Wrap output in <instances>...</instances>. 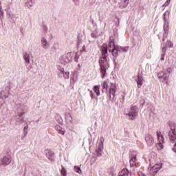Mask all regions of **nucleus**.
<instances>
[{
  "label": "nucleus",
  "instance_id": "obj_1",
  "mask_svg": "<svg viewBox=\"0 0 176 176\" xmlns=\"http://www.w3.org/2000/svg\"><path fill=\"white\" fill-rule=\"evenodd\" d=\"M100 52L102 57L99 60V64L100 67V72L102 74L101 78L104 79L107 76V69L109 67V63L107 61V55L108 53V45H102L100 47Z\"/></svg>",
  "mask_w": 176,
  "mask_h": 176
},
{
  "label": "nucleus",
  "instance_id": "obj_2",
  "mask_svg": "<svg viewBox=\"0 0 176 176\" xmlns=\"http://www.w3.org/2000/svg\"><path fill=\"white\" fill-rule=\"evenodd\" d=\"M101 86L103 89L108 90L109 89L110 100H113L115 97H116V86L115 84L110 82L109 80L107 79L102 82Z\"/></svg>",
  "mask_w": 176,
  "mask_h": 176
},
{
  "label": "nucleus",
  "instance_id": "obj_3",
  "mask_svg": "<svg viewBox=\"0 0 176 176\" xmlns=\"http://www.w3.org/2000/svg\"><path fill=\"white\" fill-rule=\"evenodd\" d=\"M127 50H129V47H122V46L118 45H107V52H109V53H111L113 56H115V54H116V52H127Z\"/></svg>",
  "mask_w": 176,
  "mask_h": 176
},
{
  "label": "nucleus",
  "instance_id": "obj_4",
  "mask_svg": "<svg viewBox=\"0 0 176 176\" xmlns=\"http://www.w3.org/2000/svg\"><path fill=\"white\" fill-rule=\"evenodd\" d=\"M74 56H75V52H69L63 55L59 59L60 63L62 65H68L72 61V57Z\"/></svg>",
  "mask_w": 176,
  "mask_h": 176
},
{
  "label": "nucleus",
  "instance_id": "obj_5",
  "mask_svg": "<svg viewBox=\"0 0 176 176\" xmlns=\"http://www.w3.org/2000/svg\"><path fill=\"white\" fill-rule=\"evenodd\" d=\"M125 115L126 116H128L129 120H135L137 116H138V111L137 109V107L131 106L129 112Z\"/></svg>",
  "mask_w": 176,
  "mask_h": 176
},
{
  "label": "nucleus",
  "instance_id": "obj_6",
  "mask_svg": "<svg viewBox=\"0 0 176 176\" xmlns=\"http://www.w3.org/2000/svg\"><path fill=\"white\" fill-rule=\"evenodd\" d=\"M23 58L25 63V65L26 67L28 65H30V64H31V61H32V58H34V56H32V52H25L23 55Z\"/></svg>",
  "mask_w": 176,
  "mask_h": 176
},
{
  "label": "nucleus",
  "instance_id": "obj_7",
  "mask_svg": "<svg viewBox=\"0 0 176 176\" xmlns=\"http://www.w3.org/2000/svg\"><path fill=\"white\" fill-rule=\"evenodd\" d=\"M170 129V131L168 133L169 139L172 142H175V140H176V125L175 124L171 125Z\"/></svg>",
  "mask_w": 176,
  "mask_h": 176
},
{
  "label": "nucleus",
  "instance_id": "obj_8",
  "mask_svg": "<svg viewBox=\"0 0 176 176\" xmlns=\"http://www.w3.org/2000/svg\"><path fill=\"white\" fill-rule=\"evenodd\" d=\"M160 168H162V164H157L154 165L150 168V174H151V175H156V174L160 171Z\"/></svg>",
  "mask_w": 176,
  "mask_h": 176
},
{
  "label": "nucleus",
  "instance_id": "obj_9",
  "mask_svg": "<svg viewBox=\"0 0 176 176\" xmlns=\"http://www.w3.org/2000/svg\"><path fill=\"white\" fill-rule=\"evenodd\" d=\"M58 71L60 73L58 74V78H63V76L61 75H63L65 79H69V72H65L63 67H59Z\"/></svg>",
  "mask_w": 176,
  "mask_h": 176
},
{
  "label": "nucleus",
  "instance_id": "obj_10",
  "mask_svg": "<svg viewBox=\"0 0 176 176\" xmlns=\"http://www.w3.org/2000/svg\"><path fill=\"white\" fill-rule=\"evenodd\" d=\"M145 141L149 147L155 145V139H153V137L151 135H146Z\"/></svg>",
  "mask_w": 176,
  "mask_h": 176
},
{
  "label": "nucleus",
  "instance_id": "obj_11",
  "mask_svg": "<svg viewBox=\"0 0 176 176\" xmlns=\"http://www.w3.org/2000/svg\"><path fill=\"white\" fill-rule=\"evenodd\" d=\"M10 163H12V157H10V155H7L3 157V166H8V164H10Z\"/></svg>",
  "mask_w": 176,
  "mask_h": 176
},
{
  "label": "nucleus",
  "instance_id": "obj_12",
  "mask_svg": "<svg viewBox=\"0 0 176 176\" xmlns=\"http://www.w3.org/2000/svg\"><path fill=\"white\" fill-rule=\"evenodd\" d=\"M168 30H169L168 22L164 23L163 41H164V38H167L168 35Z\"/></svg>",
  "mask_w": 176,
  "mask_h": 176
},
{
  "label": "nucleus",
  "instance_id": "obj_13",
  "mask_svg": "<svg viewBox=\"0 0 176 176\" xmlns=\"http://www.w3.org/2000/svg\"><path fill=\"white\" fill-rule=\"evenodd\" d=\"M130 166L131 167H134V166H135L137 164V155L136 154H133L131 156L130 158Z\"/></svg>",
  "mask_w": 176,
  "mask_h": 176
},
{
  "label": "nucleus",
  "instance_id": "obj_14",
  "mask_svg": "<svg viewBox=\"0 0 176 176\" xmlns=\"http://www.w3.org/2000/svg\"><path fill=\"white\" fill-rule=\"evenodd\" d=\"M6 12L7 16L10 17L11 19H13V17H16V15H14V14H13V12H12L10 5H8L7 6V8H6Z\"/></svg>",
  "mask_w": 176,
  "mask_h": 176
},
{
  "label": "nucleus",
  "instance_id": "obj_15",
  "mask_svg": "<svg viewBox=\"0 0 176 176\" xmlns=\"http://www.w3.org/2000/svg\"><path fill=\"white\" fill-rule=\"evenodd\" d=\"M103 149H104V143H102V142L99 143L98 148L96 151L98 156H101V155H102L101 153H102Z\"/></svg>",
  "mask_w": 176,
  "mask_h": 176
},
{
  "label": "nucleus",
  "instance_id": "obj_16",
  "mask_svg": "<svg viewBox=\"0 0 176 176\" xmlns=\"http://www.w3.org/2000/svg\"><path fill=\"white\" fill-rule=\"evenodd\" d=\"M130 0H122L120 3V6L119 8L120 9H124V8H126L127 6V5H129V2Z\"/></svg>",
  "mask_w": 176,
  "mask_h": 176
},
{
  "label": "nucleus",
  "instance_id": "obj_17",
  "mask_svg": "<svg viewBox=\"0 0 176 176\" xmlns=\"http://www.w3.org/2000/svg\"><path fill=\"white\" fill-rule=\"evenodd\" d=\"M157 140L158 142H164V138L163 137V135H162V132L157 131L156 132Z\"/></svg>",
  "mask_w": 176,
  "mask_h": 176
},
{
  "label": "nucleus",
  "instance_id": "obj_18",
  "mask_svg": "<svg viewBox=\"0 0 176 176\" xmlns=\"http://www.w3.org/2000/svg\"><path fill=\"white\" fill-rule=\"evenodd\" d=\"M118 176H129V170L126 168L122 169L118 174Z\"/></svg>",
  "mask_w": 176,
  "mask_h": 176
},
{
  "label": "nucleus",
  "instance_id": "obj_19",
  "mask_svg": "<svg viewBox=\"0 0 176 176\" xmlns=\"http://www.w3.org/2000/svg\"><path fill=\"white\" fill-rule=\"evenodd\" d=\"M137 85L138 88L142 86V76H140V74L138 75Z\"/></svg>",
  "mask_w": 176,
  "mask_h": 176
},
{
  "label": "nucleus",
  "instance_id": "obj_20",
  "mask_svg": "<svg viewBox=\"0 0 176 176\" xmlns=\"http://www.w3.org/2000/svg\"><path fill=\"white\" fill-rule=\"evenodd\" d=\"M54 155V153H53V152H52L49 150H47L46 156L49 159V160H53Z\"/></svg>",
  "mask_w": 176,
  "mask_h": 176
},
{
  "label": "nucleus",
  "instance_id": "obj_21",
  "mask_svg": "<svg viewBox=\"0 0 176 176\" xmlns=\"http://www.w3.org/2000/svg\"><path fill=\"white\" fill-rule=\"evenodd\" d=\"M169 16H170V11L168 10L166 11L163 15L164 23H168V20L167 19V17H168Z\"/></svg>",
  "mask_w": 176,
  "mask_h": 176
},
{
  "label": "nucleus",
  "instance_id": "obj_22",
  "mask_svg": "<svg viewBox=\"0 0 176 176\" xmlns=\"http://www.w3.org/2000/svg\"><path fill=\"white\" fill-rule=\"evenodd\" d=\"M93 90L94 93H96V96H99L100 93V87L98 85H95L93 88Z\"/></svg>",
  "mask_w": 176,
  "mask_h": 176
},
{
  "label": "nucleus",
  "instance_id": "obj_23",
  "mask_svg": "<svg viewBox=\"0 0 176 176\" xmlns=\"http://www.w3.org/2000/svg\"><path fill=\"white\" fill-rule=\"evenodd\" d=\"M55 129L58 131V134H61L62 135H64V134H65V131L60 129V126H56Z\"/></svg>",
  "mask_w": 176,
  "mask_h": 176
},
{
  "label": "nucleus",
  "instance_id": "obj_24",
  "mask_svg": "<svg viewBox=\"0 0 176 176\" xmlns=\"http://www.w3.org/2000/svg\"><path fill=\"white\" fill-rule=\"evenodd\" d=\"M32 0H28L26 2V6L28 8V9H31V8H32Z\"/></svg>",
  "mask_w": 176,
  "mask_h": 176
},
{
  "label": "nucleus",
  "instance_id": "obj_25",
  "mask_svg": "<svg viewBox=\"0 0 176 176\" xmlns=\"http://www.w3.org/2000/svg\"><path fill=\"white\" fill-rule=\"evenodd\" d=\"M109 43H110V45L112 44V43H113V45H115L116 43H117L116 40L115 39L113 36H110Z\"/></svg>",
  "mask_w": 176,
  "mask_h": 176
},
{
  "label": "nucleus",
  "instance_id": "obj_26",
  "mask_svg": "<svg viewBox=\"0 0 176 176\" xmlns=\"http://www.w3.org/2000/svg\"><path fill=\"white\" fill-rule=\"evenodd\" d=\"M74 171L78 174H82V169L78 166H74Z\"/></svg>",
  "mask_w": 176,
  "mask_h": 176
},
{
  "label": "nucleus",
  "instance_id": "obj_27",
  "mask_svg": "<svg viewBox=\"0 0 176 176\" xmlns=\"http://www.w3.org/2000/svg\"><path fill=\"white\" fill-rule=\"evenodd\" d=\"M163 144H164V142H159L158 143L156 144L157 148H158V149H160V150L163 149V148H164Z\"/></svg>",
  "mask_w": 176,
  "mask_h": 176
},
{
  "label": "nucleus",
  "instance_id": "obj_28",
  "mask_svg": "<svg viewBox=\"0 0 176 176\" xmlns=\"http://www.w3.org/2000/svg\"><path fill=\"white\" fill-rule=\"evenodd\" d=\"M74 61L76 63H78V60H79V54H78V53H74Z\"/></svg>",
  "mask_w": 176,
  "mask_h": 176
},
{
  "label": "nucleus",
  "instance_id": "obj_29",
  "mask_svg": "<svg viewBox=\"0 0 176 176\" xmlns=\"http://www.w3.org/2000/svg\"><path fill=\"white\" fill-rule=\"evenodd\" d=\"M41 43H43V45H47V40H46V38H42Z\"/></svg>",
  "mask_w": 176,
  "mask_h": 176
},
{
  "label": "nucleus",
  "instance_id": "obj_30",
  "mask_svg": "<svg viewBox=\"0 0 176 176\" xmlns=\"http://www.w3.org/2000/svg\"><path fill=\"white\" fill-rule=\"evenodd\" d=\"M61 175L63 176H66L67 175V170L64 168H62L61 170Z\"/></svg>",
  "mask_w": 176,
  "mask_h": 176
},
{
  "label": "nucleus",
  "instance_id": "obj_31",
  "mask_svg": "<svg viewBox=\"0 0 176 176\" xmlns=\"http://www.w3.org/2000/svg\"><path fill=\"white\" fill-rule=\"evenodd\" d=\"M43 31L44 33L47 32V26H46L45 25H43Z\"/></svg>",
  "mask_w": 176,
  "mask_h": 176
},
{
  "label": "nucleus",
  "instance_id": "obj_32",
  "mask_svg": "<svg viewBox=\"0 0 176 176\" xmlns=\"http://www.w3.org/2000/svg\"><path fill=\"white\" fill-rule=\"evenodd\" d=\"M116 19L118 20V21L116 22V27H119V24L120 23V19L118 16H116Z\"/></svg>",
  "mask_w": 176,
  "mask_h": 176
},
{
  "label": "nucleus",
  "instance_id": "obj_33",
  "mask_svg": "<svg viewBox=\"0 0 176 176\" xmlns=\"http://www.w3.org/2000/svg\"><path fill=\"white\" fill-rule=\"evenodd\" d=\"M72 2L74 3L76 6H79V0H72Z\"/></svg>",
  "mask_w": 176,
  "mask_h": 176
},
{
  "label": "nucleus",
  "instance_id": "obj_34",
  "mask_svg": "<svg viewBox=\"0 0 176 176\" xmlns=\"http://www.w3.org/2000/svg\"><path fill=\"white\" fill-rule=\"evenodd\" d=\"M171 1V0H167L164 4V6H168V5H170V2Z\"/></svg>",
  "mask_w": 176,
  "mask_h": 176
},
{
  "label": "nucleus",
  "instance_id": "obj_35",
  "mask_svg": "<svg viewBox=\"0 0 176 176\" xmlns=\"http://www.w3.org/2000/svg\"><path fill=\"white\" fill-rule=\"evenodd\" d=\"M28 130V126L24 127L23 131H25V134H27V131Z\"/></svg>",
  "mask_w": 176,
  "mask_h": 176
},
{
  "label": "nucleus",
  "instance_id": "obj_36",
  "mask_svg": "<svg viewBox=\"0 0 176 176\" xmlns=\"http://www.w3.org/2000/svg\"><path fill=\"white\" fill-rule=\"evenodd\" d=\"M81 52H86V46H83L82 47V51Z\"/></svg>",
  "mask_w": 176,
  "mask_h": 176
},
{
  "label": "nucleus",
  "instance_id": "obj_37",
  "mask_svg": "<svg viewBox=\"0 0 176 176\" xmlns=\"http://www.w3.org/2000/svg\"><path fill=\"white\" fill-rule=\"evenodd\" d=\"M161 60L163 61V60H164V54H163L162 56H161Z\"/></svg>",
  "mask_w": 176,
  "mask_h": 176
},
{
  "label": "nucleus",
  "instance_id": "obj_38",
  "mask_svg": "<svg viewBox=\"0 0 176 176\" xmlns=\"http://www.w3.org/2000/svg\"><path fill=\"white\" fill-rule=\"evenodd\" d=\"M24 112L19 113V116H21L22 115H24Z\"/></svg>",
  "mask_w": 176,
  "mask_h": 176
},
{
  "label": "nucleus",
  "instance_id": "obj_39",
  "mask_svg": "<svg viewBox=\"0 0 176 176\" xmlns=\"http://www.w3.org/2000/svg\"><path fill=\"white\" fill-rule=\"evenodd\" d=\"M142 101V104H145V100L143 99Z\"/></svg>",
  "mask_w": 176,
  "mask_h": 176
},
{
  "label": "nucleus",
  "instance_id": "obj_40",
  "mask_svg": "<svg viewBox=\"0 0 176 176\" xmlns=\"http://www.w3.org/2000/svg\"><path fill=\"white\" fill-rule=\"evenodd\" d=\"M163 52H164V53H166V49H163Z\"/></svg>",
  "mask_w": 176,
  "mask_h": 176
},
{
  "label": "nucleus",
  "instance_id": "obj_41",
  "mask_svg": "<svg viewBox=\"0 0 176 176\" xmlns=\"http://www.w3.org/2000/svg\"><path fill=\"white\" fill-rule=\"evenodd\" d=\"M30 68H32V67L30 65Z\"/></svg>",
  "mask_w": 176,
  "mask_h": 176
},
{
  "label": "nucleus",
  "instance_id": "obj_42",
  "mask_svg": "<svg viewBox=\"0 0 176 176\" xmlns=\"http://www.w3.org/2000/svg\"><path fill=\"white\" fill-rule=\"evenodd\" d=\"M170 47H173V46H172V45H170Z\"/></svg>",
  "mask_w": 176,
  "mask_h": 176
},
{
  "label": "nucleus",
  "instance_id": "obj_43",
  "mask_svg": "<svg viewBox=\"0 0 176 176\" xmlns=\"http://www.w3.org/2000/svg\"><path fill=\"white\" fill-rule=\"evenodd\" d=\"M92 97L94 98V96H93V95H92Z\"/></svg>",
  "mask_w": 176,
  "mask_h": 176
},
{
  "label": "nucleus",
  "instance_id": "obj_44",
  "mask_svg": "<svg viewBox=\"0 0 176 176\" xmlns=\"http://www.w3.org/2000/svg\"><path fill=\"white\" fill-rule=\"evenodd\" d=\"M159 78H162V77L159 76Z\"/></svg>",
  "mask_w": 176,
  "mask_h": 176
}]
</instances>
